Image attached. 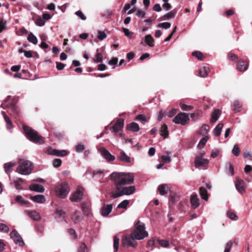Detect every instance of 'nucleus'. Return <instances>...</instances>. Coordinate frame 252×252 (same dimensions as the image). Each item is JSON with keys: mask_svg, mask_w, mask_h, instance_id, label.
<instances>
[{"mask_svg": "<svg viewBox=\"0 0 252 252\" xmlns=\"http://www.w3.org/2000/svg\"><path fill=\"white\" fill-rule=\"evenodd\" d=\"M94 62L95 63H101L103 61L102 55L100 53H97L95 56Z\"/></svg>", "mask_w": 252, "mask_h": 252, "instance_id": "nucleus-52", "label": "nucleus"}, {"mask_svg": "<svg viewBox=\"0 0 252 252\" xmlns=\"http://www.w3.org/2000/svg\"><path fill=\"white\" fill-rule=\"evenodd\" d=\"M23 128L26 137L29 140L37 144H41L44 143L43 137L38 135L36 131L24 125H23Z\"/></svg>", "mask_w": 252, "mask_h": 252, "instance_id": "nucleus-3", "label": "nucleus"}, {"mask_svg": "<svg viewBox=\"0 0 252 252\" xmlns=\"http://www.w3.org/2000/svg\"><path fill=\"white\" fill-rule=\"evenodd\" d=\"M158 190L160 195H164L170 191V189L168 187L166 184L159 185L158 187Z\"/></svg>", "mask_w": 252, "mask_h": 252, "instance_id": "nucleus-19", "label": "nucleus"}, {"mask_svg": "<svg viewBox=\"0 0 252 252\" xmlns=\"http://www.w3.org/2000/svg\"><path fill=\"white\" fill-rule=\"evenodd\" d=\"M158 28L168 29L170 28L171 24L169 22H163L158 23Z\"/></svg>", "mask_w": 252, "mask_h": 252, "instance_id": "nucleus-50", "label": "nucleus"}, {"mask_svg": "<svg viewBox=\"0 0 252 252\" xmlns=\"http://www.w3.org/2000/svg\"><path fill=\"white\" fill-rule=\"evenodd\" d=\"M109 177L117 190H120L123 186L131 184L134 181V176L131 173L113 172Z\"/></svg>", "mask_w": 252, "mask_h": 252, "instance_id": "nucleus-1", "label": "nucleus"}, {"mask_svg": "<svg viewBox=\"0 0 252 252\" xmlns=\"http://www.w3.org/2000/svg\"><path fill=\"white\" fill-rule=\"evenodd\" d=\"M35 229L37 233L42 234L44 232V226L42 224H36Z\"/></svg>", "mask_w": 252, "mask_h": 252, "instance_id": "nucleus-61", "label": "nucleus"}, {"mask_svg": "<svg viewBox=\"0 0 252 252\" xmlns=\"http://www.w3.org/2000/svg\"><path fill=\"white\" fill-rule=\"evenodd\" d=\"M112 209V204H108L106 206L104 205L101 209V215L103 216H107L111 213Z\"/></svg>", "mask_w": 252, "mask_h": 252, "instance_id": "nucleus-28", "label": "nucleus"}, {"mask_svg": "<svg viewBox=\"0 0 252 252\" xmlns=\"http://www.w3.org/2000/svg\"><path fill=\"white\" fill-rule=\"evenodd\" d=\"M46 153L49 155H54L63 157L67 154V152L65 150H58L50 148L47 149Z\"/></svg>", "mask_w": 252, "mask_h": 252, "instance_id": "nucleus-12", "label": "nucleus"}, {"mask_svg": "<svg viewBox=\"0 0 252 252\" xmlns=\"http://www.w3.org/2000/svg\"><path fill=\"white\" fill-rule=\"evenodd\" d=\"M143 39L141 41V44L143 46L146 45H148L149 47H153L154 45V39L153 37L150 34L146 35L144 37V42L145 44H144Z\"/></svg>", "mask_w": 252, "mask_h": 252, "instance_id": "nucleus-18", "label": "nucleus"}, {"mask_svg": "<svg viewBox=\"0 0 252 252\" xmlns=\"http://www.w3.org/2000/svg\"><path fill=\"white\" fill-rule=\"evenodd\" d=\"M240 153V149L238 145H234L233 148L232 150V154L238 157L239 156Z\"/></svg>", "mask_w": 252, "mask_h": 252, "instance_id": "nucleus-47", "label": "nucleus"}, {"mask_svg": "<svg viewBox=\"0 0 252 252\" xmlns=\"http://www.w3.org/2000/svg\"><path fill=\"white\" fill-rule=\"evenodd\" d=\"M16 164V162L13 161H10L5 163L4 164L3 168L4 169V171L5 173L9 175V176H10V173L12 171V168L15 166Z\"/></svg>", "mask_w": 252, "mask_h": 252, "instance_id": "nucleus-26", "label": "nucleus"}, {"mask_svg": "<svg viewBox=\"0 0 252 252\" xmlns=\"http://www.w3.org/2000/svg\"><path fill=\"white\" fill-rule=\"evenodd\" d=\"M35 24L39 27H42L45 25V22L43 18L39 17L35 21Z\"/></svg>", "mask_w": 252, "mask_h": 252, "instance_id": "nucleus-55", "label": "nucleus"}, {"mask_svg": "<svg viewBox=\"0 0 252 252\" xmlns=\"http://www.w3.org/2000/svg\"><path fill=\"white\" fill-rule=\"evenodd\" d=\"M229 60L231 61H237L238 59V56L232 53H229L227 55Z\"/></svg>", "mask_w": 252, "mask_h": 252, "instance_id": "nucleus-59", "label": "nucleus"}, {"mask_svg": "<svg viewBox=\"0 0 252 252\" xmlns=\"http://www.w3.org/2000/svg\"><path fill=\"white\" fill-rule=\"evenodd\" d=\"M93 177L99 180V182L102 180L104 176L105 172L102 170H93L92 172Z\"/></svg>", "mask_w": 252, "mask_h": 252, "instance_id": "nucleus-23", "label": "nucleus"}, {"mask_svg": "<svg viewBox=\"0 0 252 252\" xmlns=\"http://www.w3.org/2000/svg\"><path fill=\"white\" fill-rule=\"evenodd\" d=\"M177 13V12L174 10L170 11L165 14L164 15L163 18L164 19H169L171 18H174L175 17V15Z\"/></svg>", "mask_w": 252, "mask_h": 252, "instance_id": "nucleus-44", "label": "nucleus"}, {"mask_svg": "<svg viewBox=\"0 0 252 252\" xmlns=\"http://www.w3.org/2000/svg\"><path fill=\"white\" fill-rule=\"evenodd\" d=\"M127 129L133 132H137L139 130V126L137 123L132 122L127 126Z\"/></svg>", "mask_w": 252, "mask_h": 252, "instance_id": "nucleus-31", "label": "nucleus"}, {"mask_svg": "<svg viewBox=\"0 0 252 252\" xmlns=\"http://www.w3.org/2000/svg\"><path fill=\"white\" fill-rule=\"evenodd\" d=\"M84 189L82 187H78L76 191L70 196V199L72 202H79L81 200L83 196Z\"/></svg>", "mask_w": 252, "mask_h": 252, "instance_id": "nucleus-10", "label": "nucleus"}, {"mask_svg": "<svg viewBox=\"0 0 252 252\" xmlns=\"http://www.w3.org/2000/svg\"><path fill=\"white\" fill-rule=\"evenodd\" d=\"M135 191V186L122 187L121 188L120 190H115L114 191L112 192L110 196L113 198H117L124 195H131L134 193Z\"/></svg>", "mask_w": 252, "mask_h": 252, "instance_id": "nucleus-5", "label": "nucleus"}, {"mask_svg": "<svg viewBox=\"0 0 252 252\" xmlns=\"http://www.w3.org/2000/svg\"><path fill=\"white\" fill-rule=\"evenodd\" d=\"M190 200L191 206L193 208H196L200 205V200L196 194L192 195Z\"/></svg>", "mask_w": 252, "mask_h": 252, "instance_id": "nucleus-24", "label": "nucleus"}, {"mask_svg": "<svg viewBox=\"0 0 252 252\" xmlns=\"http://www.w3.org/2000/svg\"><path fill=\"white\" fill-rule=\"evenodd\" d=\"M71 218L75 223H78L82 220L83 217L80 211H75L72 215Z\"/></svg>", "mask_w": 252, "mask_h": 252, "instance_id": "nucleus-21", "label": "nucleus"}, {"mask_svg": "<svg viewBox=\"0 0 252 252\" xmlns=\"http://www.w3.org/2000/svg\"><path fill=\"white\" fill-rule=\"evenodd\" d=\"M160 134L166 138L168 135V131L167 129V126L166 125H162L160 129Z\"/></svg>", "mask_w": 252, "mask_h": 252, "instance_id": "nucleus-39", "label": "nucleus"}, {"mask_svg": "<svg viewBox=\"0 0 252 252\" xmlns=\"http://www.w3.org/2000/svg\"><path fill=\"white\" fill-rule=\"evenodd\" d=\"M18 101V97L15 96L11 100V96L8 95L0 104V107L3 109L7 108V113L16 118L19 115V110L17 105Z\"/></svg>", "mask_w": 252, "mask_h": 252, "instance_id": "nucleus-2", "label": "nucleus"}, {"mask_svg": "<svg viewBox=\"0 0 252 252\" xmlns=\"http://www.w3.org/2000/svg\"><path fill=\"white\" fill-rule=\"evenodd\" d=\"M221 115V111L218 109H215L212 114L210 122L212 123H216Z\"/></svg>", "mask_w": 252, "mask_h": 252, "instance_id": "nucleus-29", "label": "nucleus"}, {"mask_svg": "<svg viewBox=\"0 0 252 252\" xmlns=\"http://www.w3.org/2000/svg\"><path fill=\"white\" fill-rule=\"evenodd\" d=\"M243 156L245 158H248L250 160L252 159V152H250L247 150L243 152Z\"/></svg>", "mask_w": 252, "mask_h": 252, "instance_id": "nucleus-62", "label": "nucleus"}, {"mask_svg": "<svg viewBox=\"0 0 252 252\" xmlns=\"http://www.w3.org/2000/svg\"><path fill=\"white\" fill-rule=\"evenodd\" d=\"M81 208L85 215H86L88 217L90 216L91 215V210L90 206L88 204L85 203H83L81 205Z\"/></svg>", "mask_w": 252, "mask_h": 252, "instance_id": "nucleus-32", "label": "nucleus"}, {"mask_svg": "<svg viewBox=\"0 0 252 252\" xmlns=\"http://www.w3.org/2000/svg\"><path fill=\"white\" fill-rule=\"evenodd\" d=\"M78 252H88V248L84 243L81 244L78 249Z\"/></svg>", "mask_w": 252, "mask_h": 252, "instance_id": "nucleus-53", "label": "nucleus"}, {"mask_svg": "<svg viewBox=\"0 0 252 252\" xmlns=\"http://www.w3.org/2000/svg\"><path fill=\"white\" fill-rule=\"evenodd\" d=\"M117 158L121 161L126 163H129L131 161L130 157L127 155L124 151L120 152L119 155L117 156Z\"/></svg>", "mask_w": 252, "mask_h": 252, "instance_id": "nucleus-17", "label": "nucleus"}, {"mask_svg": "<svg viewBox=\"0 0 252 252\" xmlns=\"http://www.w3.org/2000/svg\"><path fill=\"white\" fill-rule=\"evenodd\" d=\"M180 106L182 110L183 111H190L193 109V107L191 105H188L187 104L182 103L181 102L180 103Z\"/></svg>", "mask_w": 252, "mask_h": 252, "instance_id": "nucleus-48", "label": "nucleus"}, {"mask_svg": "<svg viewBox=\"0 0 252 252\" xmlns=\"http://www.w3.org/2000/svg\"><path fill=\"white\" fill-rule=\"evenodd\" d=\"M189 120V114L180 113L174 117L173 119V122L176 124L184 126Z\"/></svg>", "mask_w": 252, "mask_h": 252, "instance_id": "nucleus-8", "label": "nucleus"}, {"mask_svg": "<svg viewBox=\"0 0 252 252\" xmlns=\"http://www.w3.org/2000/svg\"><path fill=\"white\" fill-rule=\"evenodd\" d=\"M29 189L30 190L37 192H43L45 190L43 186L37 184H32L30 185Z\"/></svg>", "mask_w": 252, "mask_h": 252, "instance_id": "nucleus-20", "label": "nucleus"}, {"mask_svg": "<svg viewBox=\"0 0 252 252\" xmlns=\"http://www.w3.org/2000/svg\"><path fill=\"white\" fill-rule=\"evenodd\" d=\"M9 228L7 225L3 223H0V232L3 233H8Z\"/></svg>", "mask_w": 252, "mask_h": 252, "instance_id": "nucleus-49", "label": "nucleus"}, {"mask_svg": "<svg viewBox=\"0 0 252 252\" xmlns=\"http://www.w3.org/2000/svg\"><path fill=\"white\" fill-rule=\"evenodd\" d=\"M107 37L106 34L102 31H98V35H97V38L100 40H103L105 38H106Z\"/></svg>", "mask_w": 252, "mask_h": 252, "instance_id": "nucleus-60", "label": "nucleus"}, {"mask_svg": "<svg viewBox=\"0 0 252 252\" xmlns=\"http://www.w3.org/2000/svg\"><path fill=\"white\" fill-rule=\"evenodd\" d=\"M232 242L231 241H228L226 244L224 252H230L232 247Z\"/></svg>", "mask_w": 252, "mask_h": 252, "instance_id": "nucleus-63", "label": "nucleus"}, {"mask_svg": "<svg viewBox=\"0 0 252 252\" xmlns=\"http://www.w3.org/2000/svg\"><path fill=\"white\" fill-rule=\"evenodd\" d=\"M124 125V120L119 119L117 121L115 124L110 127V130L112 132H118L123 128Z\"/></svg>", "mask_w": 252, "mask_h": 252, "instance_id": "nucleus-14", "label": "nucleus"}, {"mask_svg": "<svg viewBox=\"0 0 252 252\" xmlns=\"http://www.w3.org/2000/svg\"><path fill=\"white\" fill-rule=\"evenodd\" d=\"M135 239L131 233L129 235H125L122 239L123 245L128 247L135 248L136 247L137 243Z\"/></svg>", "mask_w": 252, "mask_h": 252, "instance_id": "nucleus-9", "label": "nucleus"}, {"mask_svg": "<svg viewBox=\"0 0 252 252\" xmlns=\"http://www.w3.org/2000/svg\"><path fill=\"white\" fill-rule=\"evenodd\" d=\"M100 153L108 161H113L115 159V157L111 155V153L104 148H101L100 149Z\"/></svg>", "mask_w": 252, "mask_h": 252, "instance_id": "nucleus-13", "label": "nucleus"}, {"mask_svg": "<svg viewBox=\"0 0 252 252\" xmlns=\"http://www.w3.org/2000/svg\"><path fill=\"white\" fill-rule=\"evenodd\" d=\"M135 120L137 121H140L143 124L145 123L146 121H147L146 117L142 114L138 115L136 117Z\"/></svg>", "mask_w": 252, "mask_h": 252, "instance_id": "nucleus-56", "label": "nucleus"}, {"mask_svg": "<svg viewBox=\"0 0 252 252\" xmlns=\"http://www.w3.org/2000/svg\"><path fill=\"white\" fill-rule=\"evenodd\" d=\"M31 200L37 203H43L45 202V198L43 195L37 194L30 197Z\"/></svg>", "mask_w": 252, "mask_h": 252, "instance_id": "nucleus-22", "label": "nucleus"}, {"mask_svg": "<svg viewBox=\"0 0 252 252\" xmlns=\"http://www.w3.org/2000/svg\"><path fill=\"white\" fill-rule=\"evenodd\" d=\"M27 39L30 42L34 45H36L38 42L37 37L32 32L29 34Z\"/></svg>", "mask_w": 252, "mask_h": 252, "instance_id": "nucleus-38", "label": "nucleus"}, {"mask_svg": "<svg viewBox=\"0 0 252 252\" xmlns=\"http://www.w3.org/2000/svg\"><path fill=\"white\" fill-rule=\"evenodd\" d=\"M85 149V145L82 143L78 144L75 146V151L77 153H81Z\"/></svg>", "mask_w": 252, "mask_h": 252, "instance_id": "nucleus-51", "label": "nucleus"}, {"mask_svg": "<svg viewBox=\"0 0 252 252\" xmlns=\"http://www.w3.org/2000/svg\"><path fill=\"white\" fill-rule=\"evenodd\" d=\"M15 200L17 202L19 203L21 205H27L29 203V201L24 199L21 195H17L15 197Z\"/></svg>", "mask_w": 252, "mask_h": 252, "instance_id": "nucleus-42", "label": "nucleus"}, {"mask_svg": "<svg viewBox=\"0 0 252 252\" xmlns=\"http://www.w3.org/2000/svg\"><path fill=\"white\" fill-rule=\"evenodd\" d=\"M26 213L33 220H38L41 218L39 213L35 211H27Z\"/></svg>", "mask_w": 252, "mask_h": 252, "instance_id": "nucleus-25", "label": "nucleus"}, {"mask_svg": "<svg viewBox=\"0 0 252 252\" xmlns=\"http://www.w3.org/2000/svg\"><path fill=\"white\" fill-rule=\"evenodd\" d=\"M65 217V213L63 210L59 209L56 211L55 217L64 219Z\"/></svg>", "mask_w": 252, "mask_h": 252, "instance_id": "nucleus-46", "label": "nucleus"}, {"mask_svg": "<svg viewBox=\"0 0 252 252\" xmlns=\"http://www.w3.org/2000/svg\"><path fill=\"white\" fill-rule=\"evenodd\" d=\"M32 163L28 160H24L18 166L16 169V172L18 173L27 175L31 173L32 170Z\"/></svg>", "mask_w": 252, "mask_h": 252, "instance_id": "nucleus-6", "label": "nucleus"}, {"mask_svg": "<svg viewBox=\"0 0 252 252\" xmlns=\"http://www.w3.org/2000/svg\"><path fill=\"white\" fill-rule=\"evenodd\" d=\"M248 67V63L244 61L239 62L237 64V68L240 71H245Z\"/></svg>", "mask_w": 252, "mask_h": 252, "instance_id": "nucleus-30", "label": "nucleus"}, {"mask_svg": "<svg viewBox=\"0 0 252 252\" xmlns=\"http://www.w3.org/2000/svg\"><path fill=\"white\" fill-rule=\"evenodd\" d=\"M227 217L231 220H236L238 219V217L237 215L233 212H228L227 213Z\"/></svg>", "mask_w": 252, "mask_h": 252, "instance_id": "nucleus-57", "label": "nucleus"}, {"mask_svg": "<svg viewBox=\"0 0 252 252\" xmlns=\"http://www.w3.org/2000/svg\"><path fill=\"white\" fill-rule=\"evenodd\" d=\"M209 162V160L207 159L198 157L195 159L194 163L195 167L198 168L199 167H205L208 164Z\"/></svg>", "mask_w": 252, "mask_h": 252, "instance_id": "nucleus-15", "label": "nucleus"}, {"mask_svg": "<svg viewBox=\"0 0 252 252\" xmlns=\"http://www.w3.org/2000/svg\"><path fill=\"white\" fill-rule=\"evenodd\" d=\"M55 190L58 196L64 198L68 193L69 189L67 184L62 183L56 186Z\"/></svg>", "mask_w": 252, "mask_h": 252, "instance_id": "nucleus-7", "label": "nucleus"}, {"mask_svg": "<svg viewBox=\"0 0 252 252\" xmlns=\"http://www.w3.org/2000/svg\"><path fill=\"white\" fill-rule=\"evenodd\" d=\"M62 162L61 159L59 158L55 159L53 161V165L56 168L60 167L62 164Z\"/></svg>", "mask_w": 252, "mask_h": 252, "instance_id": "nucleus-64", "label": "nucleus"}, {"mask_svg": "<svg viewBox=\"0 0 252 252\" xmlns=\"http://www.w3.org/2000/svg\"><path fill=\"white\" fill-rule=\"evenodd\" d=\"M223 125L222 123H219L214 129L213 133L215 136H219L220 135L221 129Z\"/></svg>", "mask_w": 252, "mask_h": 252, "instance_id": "nucleus-34", "label": "nucleus"}, {"mask_svg": "<svg viewBox=\"0 0 252 252\" xmlns=\"http://www.w3.org/2000/svg\"><path fill=\"white\" fill-rule=\"evenodd\" d=\"M24 182L22 178H18L13 181V184L16 189L18 190L23 189L21 184Z\"/></svg>", "mask_w": 252, "mask_h": 252, "instance_id": "nucleus-36", "label": "nucleus"}, {"mask_svg": "<svg viewBox=\"0 0 252 252\" xmlns=\"http://www.w3.org/2000/svg\"><path fill=\"white\" fill-rule=\"evenodd\" d=\"M225 171L229 176H233L234 170L233 165L230 162H227L225 165Z\"/></svg>", "mask_w": 252, "mask_h": 252, "instance_id": "nucleus-27", "label": "nucleus"}, {"mask_svg": "<svg viewBox=\"0 0 252 252\" xmlns=\"http://www.w3.org/2000/svg\"><path fill=\"white\" fill-rule=\"evenodd\" d=\"M209 137L208 136H206L202 138L199 141L198 144L197 145V148L199 149H201L204 147L207 141L208 140Z\"/></svg>", "mask_w": 252, "mask_h": 252, "instance_id": "nucleus-40", "label": "nucleus"}, {"mask_svg": "<svg viewBox=\"0 0 252 252\" xmlns=\"http://www.w3.org/2000/svg\"><path fill=\"white\" fill-rule=\"evenodd\" d=\"M119 238L117 236H114L113 248L114 252L118 251L119 247Z\"/></svg>", "mask_w": 252, "mask_h": 252, "instance_id": "nucleus-43", "label": "nucleus"}, {"mask_svg": "<svg viewBox=\"0 0 252 252\" xmlns=\"http://www.w3.org/2000/svg\"><path fill=\"white\" fill-rule=\"evenodd\" d=\"M245 182L242 180L237 179L235 183V187L237 190L240 193L243 194L245 192Z\"/></svg>", "mask_w": 252, "mask_h": 252, "instance_id": "nucleus-16", "label": "nucleus"}, {"mask_svg": "<svg viewBox=\"0 0 252 252\" xmlns=\"http://www.w3.org/2000/svg\"><path fill=\"white\" fill-rule=\"evenodd\" d=\"M7 22L3 19L0 20V33L6 28Z\"/></svg>", "mask_w": 252, "mask_h": 252, "instance_id": "nucleus-58", "label": "nucleus"}, {"mask_svg": "<svg viewBox=\"0 0 252 252\" xmlns=\"http://www.w3.org/2000/svg\"><path fill=\"white\" fill-rule=\"evenodd\" d=\"M242 105L238 100H235L233 103V111L235 112H239L241 111Z\"/></svg>", "mask_w": 252, "mask_h": 252, "instance_id": "nucleus-41", "label": "nucleus"}, {"mask_svg": "<svg viewBox=\"0 0 252 252\" xmlns=\"http://www.w3.org/2000/svg\"><path fill=\"white\" fill-rule=\"evenodd\" d=\"M209 72V68L207 66L201 67L199 70V75L201 77H206Z\"/></svg>", "mask_w": 252, "mask_h": 252, "instance_id": "nucleus-33", "label": "nucleus"}, {"mask_svg": "<svg viewBox=\"0 0 252 252\" xmlns=\"http://www.w3.org/2000/svg\"><path fill=\"white\" fill-rule=\"evenodd\" d=\"M199 194L202 198L205 201L208 199V193L206 189L204 187H201L199 189Z\"/></svg>", "mask_w": 252, "mask_h": 252, "instance_id": "nucleus-35", "label": "nucleus"}, {"mask_svg": "<svg viewBox=\"0 0 252 252\" xmlns=\"http://www.w3.org/2000/svg\"><path fill=\"white\" fill-rule=\"evenodd\" d=\"M192 55L193 56L196 57L200 61H202L203 60V54L200 51H194L192 53Z\"/></svg>", "mask_w": 252, "mask_h": 252, "instance_id": "nucleus-54", "label": "nucleus"}, {"mask_svg": "<svg viewBox=\"0 0 252 252\" xmlns=\"http://www.w3.org/2000/svg\"><path fill=\"white\" fill-rule=\"evenodd\" d=\"M210 129L209 125L205 124L203 125L199 130L200 134L202 136H204L208 133Z\"/></svg>", "mask_w": 252, "mask_h": 252, "instance_id": "nucleus-37", "label": "nucleus"}, {"mask_svg": "<svg viewBox=\"0 0 252 252\" xmlns=\"http://www.w3.org/2000/svg\"><path fill=\"white\" fill-rule=\"evenodd\" d=\"M129 203V201L128 200H124L122 201L120 204H119L117 206V208L118 209H126Z\"/></svg>", "mask_w": 252, "mask_h": 252, "instance_id": "nucleus-45", "label": "nucleus"}, {"mask_svg": "<svg viewBox=\"0 0 252 252\" xmlns=\"http://www.w3.org/2000/svg\"><path fill=\"white\" fill-rule=\"evenodd\" d=\"M133 237L137 240L144 239L148 236V233L145 230L144 223L138 220L135 229L131 233Z\"/></svg>", "mask_w": 252, "mask_h": 252, "instance_id": "nucleus-4", "label": "nucleus"}, {"mask_svg": "<svg viewBox=\"0 0 252 252\" xmlns=\"http://www.w3.org/2000/svg\"><path fill=\"white\" fill-rule=\"evenodd\" d=\"M10 236L16 244L20 246H23L25 245L22 237L16 230H12L10 233Z\"/></svg>", "mask_w": 252, "mask_h": 252, "instance_id": "nucleus-11", "label": "nucleus"}]
</instances>
